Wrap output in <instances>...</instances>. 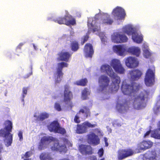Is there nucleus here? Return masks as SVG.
<instances>
[{
    "label": "nucleus",
    "instance_id": "f257e3e1",
    "mask_svg": "<svg viewBox=\"0 0 160 160\" xmlns=\"http://www.w3.org/2000/svg\"><path fill=\"white\" fill-rule=\"evenodd\" d=\"M140 88V85L137 83L132 82L131 85L122 83L121 86V90L125 95H128L129 99L122 104H118L116 106L118 112L122 113L126 111L129 108V105L131 102L133 108L139 110L144 107V104L146 99H147L148 93L146 91L142 92L138 95L136 92L138 91Z\"/></svg>",
    "mask_w": 160,
    "mask_h": 160
},
{
    "label": "nucleus",
    "instance_id": "f03ea898",
    "mask_svg": "<svg viewBox=\"0 0 160 160\" xmlns=\"http://www.w3.org/2000/svg\"><path fill=\"white\" fill-rule=\"evenodd\" d=\"M101 70L102 72H106L112 79V90L115 91H118L119 88V84L120 82V77L113 72L111 66L108 64L102 65Z\"/></svg>",
    "mask_w": 160,
    "mask_h": 160
},
{
    "label": "nucleus",
    "instance_id": "7ed1b4c3",
    "mask_svg": "<svg viewBox=\"0 0 160 160\" xmlns=\"http://www.w3.org/2000/svg\"><path fill=\"white\" fill-rule=\"evenodd\" d=\"M123 32L128 35L132 36L133 41L136 43L139 44L142 42L143 40L142 35L138 34L133 28L130 26H127L123 28Z\"/></svg>",
    "mask_w": 160,
    "mask_h": 160
},
{
    "label": "nucleus",
    "instance_id": "20e7f679",
    "mask_svg": "<svg viewBox=\"0 0 160 160\" xmlns=\"http://www.w3.org/2000/svg\"><path fill=\"white\" fill-rule=\"evenodd\" d=\"M6 126L3 129L0 130V137L4 138V141L8 147L10 146V121H6Z\"/></svg>",
    "mask_w": 160,
    "mask_h": 160
},
{
    "label": "nucleus",
    "instance_id": "39448f33",
    "mask_svg": "<svg viewBox=\"0 0 160 160\" xmlns=\"http://www.w3.org/2000/svg\"><path fill=\"white\" fill-rule=\"evenodd\" d=\"M73 98V93L71 91L70 86L68 84L64 85L63 91V102L66 104L68 105L71 108H72L73 106V103L72 101Z\"/></svg>",
    "mask_w": 160,
    "mask_h": 160
},
{
    "label": "nucleus",
    "instance_id": "423d86ee",
    "mask_svg": "<svg viewBox=\"0 0 160 160\" xmlns=\"http://www.w3.org/2000/svg\"><path fill=\"white\" fill-rule=\"evenodd\" d=\"M48 128L50 132H54L63 135L66 133L65 129L61 127L57 120L52 122L48 126Z\"/></svg>",
    "mask_w": 160,
    "mask_h": 160
},
{
    "label": "nucleus",
    "instance_id": "0eeeda50",
    "mask_svg": "<svg viewBox=\"0 0 160 160\" xmlns=\"http://www.w3.org/2000/svg\"><path fill=\"white\" fill-rule=\"evenodd\" d=\"M68 66V63L64 62H62L57 64L56 71L54 74L55 78L56 83H59L61 82L64 74L62 71L63 68L64 67H67Z\"/></svg>",
    "mask_w": 160,
    "mask_h": 160
},
{
    "label": "nucleus",
    "instance_id": "6e6552de",
    "mask_svg": "<svg viewBox=\"0 0 160 160\" xmlns=\"http://www.w3.org/2000/svg\"><path fill=\"white\" fill-rule=\"evenodd\" d=\"M55 22L60 24H65L67 26L76 24L75 18L71 15H65L64 17H59L54 20Z\"/></svg>",
    "mask_w": 160,
    "mask_h": 160
},
{
    "label": "nucleus",
    "instance_id": "1a4fd4ad",
    "mask_svg": "<svg viewBox=\"0 0 160 160\" xmlns=\"http://www.w3.org/2000/svg\"><path fill=\"white\" fill-rule=\"evenodd\" d=\"M76 132L79 134L85 133L87 132V128H94L97 126V124H92L88 121H85L81 124L77 125Z\"/></svg>",
    "mask_w": 160,
    "mask_h": 160
},
{
    "label": "nucleus",
    "instance_id": "9d476101",
    "mask_svg": "<svg viewBox=\"0 0 160 160\" xmlns=\"http://www.w3.org/2000/svg\"><path fill=\"white\" fill-rule=\"evenodd\" d=\"M155 69L148 68L146 73L145 82L147 86H150L153 84L155 82Z\"/></svg>",
    "mask_w": 160,
    "mask_h": 160
},
{
    "label": "nucleus",
    "instance_id": "9b49d317",
    "mask_svg": "<svg viewBox=\"0 0 160 160\" xmlns=\"http://www.w3.org/2000/svg\"><path fill=\"white\" fill-rule=\"evenodd\" d=\"M134 153L133 150L130 148L120 149L117 152L118 158L122 160L132 156Z\"/></svg>",
    "mask_w": 160,
    "mask_h": 160
},
{
    "label": "nucleus",
    "instance_id": "f8f14e48",
    "mask_svg": "<svg viewBox=\"0 0 160 160\" xmlns=\"http://www.w3.org/2000/svg\"><path fill=\"white\" fill-rule=\"evenodd\" d=\"M110 65L116 72L120 74H123L124 73L125 69L119 59H112Z\"/></svg>",
    "mask_w": 160,
    "mask_h": 160
},
{
    "label": "nucleus",
    "instance_id": "ddd939ff",
    "mask_svg": "<svg viewBox=\"0 0 160 160\" xmlns=\"http://www.w3.org/2000/svg\"><path fill=\"white\" fill-rule=\"evenodd\" d=\"M152 144L153 143L150 141H143L137 144L135 151L138 153L141 152L142 151L150 148Z\"/></svg>",
    "mask_w": 160,
    "mask_h": 160
},
{
    "label": "nucleus",
    "instance_id": "4468645a",
    "mask_svg": "<svg viewBox=\"0 0 160 160\" xmlns=\"http://www.w3.org/2000/svg\"><path fill=\"white\" fill-rule=\"evenodd\" d=\"M125 62L126 65L130 68H136L139 64V62L137 58L131 56L125 58Z\"/></svg>",
    "mask_w": 160,
    "mask_h": 160
},
{
    "label": "nucleus",
    "instance_id": "2eb2a0df",
    "mask_svg": "<svg viewBox=\"0 0 160 160\" xmlns=\"http://www.w3.org/2000/svg\"><path fill=\"white\" fill-rule=\"evenodd\" d=\"M112 13L117 20L124 19L126 15L124 10L119 7H117L114 8Z\"/></svg>",
    "mask_w": 160,
    "mask_h": 160
},
{
    "label": "nucleus",
    "instance_id": "dca6fc26",
    "mask_svg": "<svg viewBox=\"0 0 160 160\" xmlns=\"http://www.w3.org/2000/svg\"><path fill=\"white\" fill-rule=\"evenodd\" d=\"M109 81V79L107 76L104 75H101L98 79L100 90L102 91L105 89L108 86Z\"/></svg>",
    "mask_w": 160,
    "mask_h": 160
},
{
    "label": "nucleus",
    "instance_id": "f3484780",
    "mask_svg": "<svg viewBox=\"0 0 160 160\" xmlns=\"http://www.w3.org/2000/svg\"><path fill=\"white\" fill-rule=\"evenodd\" d=\"M99 18L98 15H96L93 18H92V22L88 24V26L89 27V29H92L93 32H98L100 30V26H97V23Z\"/></svg>",
    "mask_w": 160,
    "mask_h": 160
},
{
    "label": "nucleus",
    "instance_id": "a211bd4d",
    "mask_svg": "<svg viewBox=\"0 0 160 160\" xmlns=\"http://www.w3.org/2000/svg\"><path fill=\"white\" fill-rule=\"evenodd\" d=\"M83 52L86 58H92L94 53L92 44L89 43H86L84 46Z\"/></svg>",
    "mask_w": 160,
    "mask_h": 160
},
{
    "label": "nucleus",
    "instance_id": "6ab92c4d",
    "mask_svg": "<svg viewBox=\"0 0 160 160\" xmlns=\"http://www.w3.org/2000/svg\"><path fill=\"white\" fill-rule=\"evenodd\" d=\"M113 49L114 52L120 56H124L127 52V48L124 45H115L113 46Z\"/></svg>",
    "mask_w": 160,
    "mask_h": 160
},
{
    "label": "nucleus",
    "instance_id": "aec40b11",
    "mask_svg": "<svg viewBox=\"0 0 160 160\" xmlns=\"http://www.w3.org/2000/svg\"><path fill=\"white\" fill-rule=\"evenodd\" d=\"M112 39L114 42L120 43L126 42L128 38L125 35L116 33L115 35L112 36Z\"/></svg>",
    "mask_w": 160,
    "mask_h": 160
},
{
    "label": "nucleus",
    "instance_id": "412c9836",
    "mask_svg": "<svg viewBox=\"0 0 160 160\" xmlns=\"http://www.w3.org/2000/svg\"><path fill=\"white\" fill-rule=\"evenodd\" d=\"M58 58L57 59L58 61H64L68 62L72 56V54L68 51H62L58 54Z\"/></svg>",
    "mask_w": 160,
    "mask_h": 160
},
{
    "label": "nucleus",
    "instance_id": "4be33fe9",
    "mask_svg": "<svg viewBox=\"0 0 160 160\" xmlns=\"http://www.w3.org/2000/svg\"><path fill=\"white\" fill-rule=\"evenodd\" d=\"M130 79L132 81L138 80L141 77L142 73V71L138 69H134L129 71Z\"/></svg>",
    "mask_w": 160,
    "mask_h": 160
},
{
    "label": "nucleus",
    "instance_id": "5701e85b",
    "mask_svg": "<svg viewBox=\"0 0 160 160\" xmlns=\"http://www.w3.org/2000/svg\"><path fill=\"white\" fill-rule=\"evenodd\" d=\"M87 141L89 143L94 145H97L100 143L98 136L93 132L88 135Z\"/></svg>",
    "mask_w": 160,
    "mask_h": 160
},
{
    "label": "nucleus",
    "instance_id": "b1692460",
    "mask_svg": "<svg viewBox=\"0 0 160 160\" xmlns=\"http://www.w3.org/2000/svg\"><path fill=\"white\" fill-rule=\"evenodd\" d=\"M51 149L52 150L59 151L60 152H66L67 151L66 145L65 144L60 145L58 140L56 141Z\"/></svg>",
    "mask_w": 160,
    "mask_h": 160
},
{
    "label": "nucleus",
    "instance_id": "393cba45",
    "mask_svg": "<svg viewBox=\"0 0 160 160\" xmlns=\"http://www.w3.org/2000/svg\"><path fill=\"white\" fill-rule=\"evenodd\" d=\"M79 150L82 154L89 155L93 153L92 149L90 145H81L79 146Z\"/></svg>",
    "mask_w": 160,
    "mask_h": 160
},
{
    "label": "nucleus",
    "instance_id": "a878e982",
    "mask_svg": "<svg viewBox=\"0 0 160 160\" xmlns=\"http://www.w3.org/2000/svg\"><path fill=\"white\" fill-rule=\"evenodd\" d=\"M49 117V114L45 112L41 113L39 115H37V113H35L34 115V117L36 118L35 121L37 122L42 121L48 118Z\"/></svg>",
    "mask_w": 160,
    "mask_h": 160
},
{
    "label": "nucleus",
    "instance_id": "bb28decb",
    "mask_svg": "<svg viewBox=\"0 0 160 160\" xmlns=\"http://www.w3.org/2000/svg\"><path fill=\"white\" fill-rule=\"evenodd\" d=\"M146 160H157V154L154 151H148L145 154Z\"/></svg>",
    "mask_w": 160,
    "mask_h": 160
},
{
    "label": "nucleus",
    "instance_id": "cd10ccee",
    "mask_svg": "<svg viewBox=\"0 0 160 160\" xmlns=\"http://www.w3.org/2000/svg\"><path fill=\"white\" fill-rule=\"evenodd\" d=\"M113 19L111 18L110 15L107 14L101 19V22H100V24L111 25L113 23Z\"/></svg>",
    "mask_w": 160,
    "mask_h": 160
},
{
    "label": "nucleus",
    "instance_id": "c85d7f7f",
    "mask_svg": "<svg viewBox=\"0 0 160 160\" xmlns=\"http://www.w3.org/2000/svg\"><path fill=\"white\" fill-rule=\"evenodd\" d=\"M127 52L137 57H138L140 53V50L138 47H132L127 49Z\"/></svg>",
    "mask_w": 160,
    "mask_h": 160
},
{
    "label": "nucleus",
    "instance_id": "c756f323",
    "mask_svg": "<svg viewBox=\"0 0 160 160\" xmlns=\"http://www.w3.org/2000/svg\"><path fill=\"white\" fill-rule=\"evenodd\" d=\"M80 113L84 114V117L85 118H87L88 116H90V109L87 106L82 107V108L80 110L78 114H79Z\"/></svg>",
    "mask_w": 160,
    "mask_h": 160
},
{
    "label": "nucleus",
    "instance_id": "7c9ffc66",
    "mask_svg": "<svg viewBox=\"0 0 160 160\" xmlns=\"http://www.w3.org/2000/svg\"><path fill=\"white\" fill-rule=\"evenodd\" d=\"M55 138L51 136H44L42 137L40 140L43 144L45 145L49 144L51 142L55 141Z\"/></svg>",
    "mask_w": 160,
    "mask_h": 160
},
{
    "label": "nucleus",
    "instance_id": "2f4dec72",
    "mask_svg": "<svg viewBox=\"0 0 160 160\" xmlns=\"http://www.w3.org/2000/svg\"><path fill=\"white\" fill-rule=\"evenodd\" d=\"M70 48L72 51L74 52L77 51L79 48L78 42L76 41H73L70 43Z\"/></svg>",
    "mask_w": 160,
    "mask_h": 160
},
{
    "label": "nucleus",
    "instance_id": "473e14b6",
    "mask_svg": "<svg viewBox=\"0 0 160 160\" xmlns=\"http://www.w3.org/2000/svg\"><path fill=\"white\" fill-rule=\"evenodd\" d=\"M159 128L155 130L152 133V136L154 138L160 139V121L159 122Z\"/></svg>",
    "mask_w": 160,
    "mask_h": 160
},
{
    "label": "nucleus",
    "instance_id": "72a5a7b5",
    "mask_svg": "<svg viewBox=\"0 0 160 160\" xmlns=\"http://www.w3.org/2000/svg\"><path fill=\"white\" fill-rule=\"evenodd\" d=\"M40 158L41 160H53L50 154L48 153H41L40 156Z\"/></svg>",
    "mask_w": 160,
    "mask_h": 160
},
{
    "label": "nucleus",
    "instance_id": "f704fd0d",
    "mask_svg": "<svg viewBox=\"0 0 160 160\" xmlns=\"http://www.w3.org/2000/svg\"><path fill=\"white\" fill-rule=\"evenodd\" d=\"M88 81L86 78L81 79L76 82V84L78 86H85L88 83Z\"/></svg>",
    "mask_w": 160,
    "mask_h": 160
},
{
    "label": "nucleus",
    "instance_id": "c9c22d12",
    "mask_svg": "<svg viewBox=\"0 0 160 160\" xmlns=\"http://www.w3.org/2000/svg\"><path fill=\"white\" fill-rule=\"evenodd\" d=\"M88 91L87 88H85L82 91V98L83 100L88 99Z\"/></svg>",
    "mask_w": 160,
    "mask_h": 160
},
{
    "label": "nucleus",
    "instance_id": "e433bc0d",
    "mask_svg": "<svg viewBox=\"0 0 160 160\" xmlns=\"http://www.w3.org/2000/svg\"><path fill=\"white\" fill-rule=\"evenodd\" d=\"M29 87H23L22 89V101H24V98L27 93V91Z\"/></svg>",
    "mask_w": 160,
    "mask_h": 160
},
{
    "label": "nucleus",
    "instance_id": "4c0bfd02",
    "mask_svg": "<svg viewBox=\"0 0 160 160\" xmlns=\"http://www.w3.org/2000/svg\"><path fill=\"white\" fill-rule=\"evenodd\" d=\"M54 108L58 111H60L62 110L60 104L58 102L55 103L54 104Z\"/></svg>",
    "mask_w": 160,
    "mask_h": 160
},
{
    "label": "nucleus",
    "instance_id": "58836bf2",
    "mask_svg": "<svg viewBox=\"0 0 160 160\" xmlns=\"http://www.w3.org/2000/svg\"><path fill=\"white\" fill-rule=\"evenodd\" d=\"M143 54L146 58H148L151 55L150 52L147 49L143 50Z\"/></svg>",
    "mask_w": 160,
    "mask_h": 160
},
{
    "label": "nucleus",
    "instance_id": "ea45409f",
    "mask_svg": "<svg viewBox=\"0 0 160 160\" xmlns=\"http://www.w3.org/2000/svg\"><path fill=\"white\" fill-rule=\"evenodd\" d=\"M88 38L89 36L88 35L84 36L82 38V41L81 42V44L83 45L85 42L88 40Z\"/></svg>",
    "mask_w": 160,
    "mask_h": 160
},
{
    "label": "nucleus",
    "instance_id": "a19ab883",
    "mask_svg": "<svg viewBox=\"0 0 160 160\" xmlns=\"http://www.w3.org/2000/svg\"><path fill=\"white\" fill-rule=\"evenodd\" d=\"M98 154L99 156V157H102L104 154V150L103 148H100L98 152Z\"/></svg>",
    "mask_w": 160,
    "mask_h": 160
},
{
    "label": "nucleus",
    "instance_id": "79ce46f5",
    "mask_svg": "<svg viewBox=\"0 0 160 160\" xmlns=\"http://www.w3.org/2000/svg\"><path fill=\"white\" fill-rule=\"evenodd\" d=\"M78 113H77V114L75 116V117H74V122L75 123H79L81 121L79 119V117L78 115Z\"/></svg>",
    "mask_w": 160,
    "mask_h": 160
},
{
    "label": "nucleus",
    "instance_id": "37998d69",
    "mask_svg": "<svg viewBox=\"0 0 160 160\" xmlns=\"http://www.w3.org/2000/svg\"><path fill=\"white\" fill-rule=\"evenodd\" d=\"M30 68L31 69V72H30L29 73H28L25 75L24 77L23 78H29L30 76H31L32 74V66H31Z\"/></svg>",
    "mask_w": 160,
    "mask_h": 160
},
{
    "label": "nucleus",
    "instance_id": "c03bdc74",
    "mask_svg": "<svg viewBox=\"0 0 160 160\" xmlns=\"http://www.w3.org/2000/svg\"><path fill=\"white\" fill-rule=\"evenodd\" d=\"M45 145L43 144L41 141H40L38 146V149L40 150H42L44 149V148L45 146Z\"/></svg>",
    "mask_w": 160,
    "mask_h": 160
},
{
    "label": "nucleus",
    "instance_id": "a18cd8bd",
    "mask_svg": "<svg viewBox=\"0 0 160 160\" xmlns=\"http://www.w3.org/2000/svg\"><path fill=\"white\" fill-rule=\"evenodd\" d=\"M18 136L20 140V141H22L23 139L22 133V132L20 131L19 132L18 134Z\"/></svg>",
    "mask_w": 160,
    "mask_h": 160
},
{
    "label": "nucleus",
    "instance_id": "49530a36",
    "mask_svg": "<svg viewBox=\"0 0 160 160\" xmlns=\"http://www.w3.org/2000/svg\"><path fill=\"white\" fill-rule=\"evenodd\" d=\"M151 132V131L150 130H149L147 131L144 135V136H143L144 138H146L148 136L149 134H150Z\"/></svg>",
    "mask_w": 160,
    "mask_h": 160
},
{
    "label": "nucleus",
    "instance_id": "de8ad7c7",
    "mask_svg": "<svg viewBox=\"0 0 160 160\" xmlns=\"http://www.w3.org/2000/svg\"><path fill=\"white\" fill-rule=\"evenodd\" d=\"M24 43L22 42L20 43L18 45V46L17 47V48L18 49H20L21 48L22 46L24 45Z\"/></svg>",
    "mask_w": 160,
    "mask_h": 160
},
{
    "label": "nucleus",
    "instance_id": "09e8293b",
    "mask_svg": "<svg viewBox=\"0 0 160 160\" xmlns=\"http://www.w3.org/2000/svg\"><path fill=\"white\" fill-rule=\"evenodd\" d=\"M90 160H97V158L95 156L93 155L89 158Z\"/></svg>",
    "mask_w": 160,
    "mask_h": 160
},
{
    "label": "nucleus",
    "instance_id": "8fccbe9b",
    "mask_svg": "<svg viewBox=\"0 0 160 160\" xmlns=\"http://www.w3.org/2000/svg\"><path fill=\"white\" fill-rule=\"evenodd\" d=\"M30 156V155H29V152H26L24 155L25 158H26L29 157Z\"/></svg>",
    "mask_w": 160,
    "mask_h": 160
},
{
    "label": "nucleus",
    "instance_id": "3c124183",
    "mask_svg": "<svg viewBox=\"0 0 160 160\" xmlns=\"http://www.w3.org/2000/svg\"><path fill=\"white\" fill-rule=\"evenodd\" d=\"M59 160H71L68 158H64L62 159H59Z\"/></svg>",
    "mask_w": 160,
    "mask_h": 160
},
{
    "label": "nucleus",
    "instance_id": "603ef678",
    "mask_svg": "<svg viewBox=\"0 0 160 160\" xmlns=\"http://www.w3.org/2000/svg\"><path fill=\"white\" fill-rule=\"evenodd\" d=\"M33 46L34 47V48L35 50H37L38 49V48H37V47L35 46V44H33Z\"/></svg>",
    "mask_w": 160,
    "mask_h": 160
},
{
    "label": "nucleus",
    "instance_id": "864d4df0",
    "mask_svg": "<svg viewBox=\"0 0 160 160\" xmlns=\"http://www.w3.org/2000/svg\"><path fill=\"white\" fill-rule=\"evenodd\" d=\"M2 148H2V146L0 145V152H1L2 150Z\"/></svg>",
    "mask_w": 160,
    "mask_h": 160
},
{
    "label": "nucleus",
    "instance_id": "5fc2aeb1",
    "mask_svg": "<svg viewBox=\"0 0 160 160\" xmlns=\"http://www.w3.org/2000/svg\"><path fill=\"white\" fill-rule=\"evenodd\" d=\"M105 145L106 147H108V142H105Z\"/></svg>",
    "mask_w": 160,
    "mask_h": 160
},
{
    "label": "nucleus",
    "instance_id": "6e6d98bb",
    "mask_svg": "<svg viewBox=\"0 0 160 160\" xmlns=\"http://www.w3.org/2000/svg\"><path fill=\"white\" fill-rule=\"evenodd\" d=\"M104 140H105V142H108V140L107 138H104Z\"/></svg>",
    "mask_w": 160,
    "mask_h": 160
},
{
    "label": "nucleus",
    "instance_id": "4d7b16f0",
    "mask_svg": "<svg viewBox=\"0 0 160 160\" xmlns=\"http://www.w3.org/2000/svg\"><path fill=\"white\" fill-rule=\"evenodd\" d=\"M63 140L64 141H66V142H68V139L65 138L63 139Z\"/></svg>",
    "mask_w": 160,
    "mask_h": 160
},
{
    "label": "nucleus",
    "instance_id": "13d9d810",
    "mask_svg": "<svg viewBox=\"0 0 160 160\" xmlns=\"http://www.w3.org/2000/svg\"><path fill=\"white\" fill-rule=\"evenodd\" d=\"M12 128V123L11 122V131Z\"/></svg>",
    "mask_w": 160,
    "mask_h": 160
},
{
    "label": "nucleus",
    "instance_id": "bf43d9fd",
    "mask_svg": "<svg viewBox=\"0 0 160 160\" xmlns=\"http://www.w3.org/2000/svg\"><path fill=\"white\" fill-rule=\"evenodd\" d=\"M12 140V136L11 135V142L10 143L11 144L12 143L11 141Z\"/></svg>",
    "mask_w": 160,
    "mask_h": 160
},
{
    "label": "nucleus",
    "instance_id": "052dcab7",
    "mask_svg": "<svg viewBox=\"0 0 160 160\" xmlns=\"http://www.w3.org/2000/svg\"><path fill=\"white\" fill-rule=\"evenodd\" d=\"M99 160H105V158H102Z\"/></svg>",
    "mask_w": 160,
    "mask_h": 160
},
{
    "label": "nucleus",
    "instance_id": "680f3d73",
    "mask_svg": "<svg viewBox=\"0 0 160 160\" xmlns=\"http://www.w3.org/2000/svg\"><path fill=\"white\" fill-rule=\"evenodd\" d=\"M23 160H29V159H24Z\"/></svg>",
    "mask_w": 160,
    "mask_h": 160
}]
</instances>
